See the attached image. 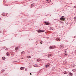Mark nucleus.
I'll list each match as a JSON object with an SVG mask.
<instances>
[{"instance_id": "6ab92c4d", "label": "nucleus", "mask_w": 76, "mask_h": 76, "mask_svg": "<svg viewBox=\"0 0 76 76\" xmlns=\"http://www.w3.org/2000/svg\"><path fill=\"white\" fill-rule=\"evenodd\" d=\"M64 56H65V57H66V56H67V54L64 53Z\"/></svg>"}, {"instance_id": "c756f323", "label": "nucleus", "mask_w": 76, "mask_h": 76, "mask_svg": "<svg viewBox=\"0 0 76 76\" xmlns=\"http://www.w3.org/2000/svg\"><path fill=\"white\" fill-rule=\"evenodd\" d=\"M1 18H0V20H1Z\"/></svg>"}, {"instance_id": "c85d7f7f", "label": "nucleus", "mask_w": 76, "mask_h": 76, "mask_svg": "<svg viewBox=\"0 0 76 76\" xmlns=\"http://www.w3.org/2000/svg\"><path fill=\"white\" fill-rule=\"evenodd\" d=\"M30 75H32V74L31 73H30Z\"/></svg>"}, {"instance_id": "20e7f679", "label": "nucleus", "mask_w": 76, "mask_h": 76, "mask_svg": "<svg viewBox=\"0 0 76 76\" xmlns=\"http://www.w3.org/2000/svg\"><path fill=\"white\" fill-rule=\"evenodd\" d=\"M60 48H64V45H62L60 46Z\"/></svg>"}, {"instance_id": "bb28decb", "label": "nucleus", "mask_w": 76, "mask_h": 76, "mask_svg": "<svg viewBox=\"0 0 76 76\" xmlns=\"http://www.w3.org/2000/svg\"><path fill=\"white\" fill-rule=\"evenodd\" d=\"M6 16H7V14H6Z\"/></svg>"}, {"instance_id": "9b49d317", "label": "nucleus", "mask_w": 76, "mask_h": 76, "mask_svg": "<svg viewBox=\"0 0 76 76\" xmlns=\"http://www.w3.org/2000/svg\"><path fill=\"white\" fill-rule=\"evenodd\" d=\"M37 61H41V59H39L37 60Z\"/></svg>"}, {"instance_id": "1a4fd4ad", "label": "nucleus", "mask_w": 76, "mask_h": 76, "mask_svg": "<svg viewBox=\"0 0 76 76\" xmlns=\"http://www.w3.org/2000/svg\"><path fill=\"white\" fill-rule=\"evenodd\" d=\"M44 23H45V24L47 25H48V23H47V22L45 21L44 22Z\"/></svg>"}, {"instance_id": "6e6552de", "label": "nucleus", "mask_w": 76, "mask_h": 76, "mask_svg": "<svg viewBox=\"0 0 76 76\" xmlns=\"http://www.w3.org/2000/svg\"><path fill=\"white\" fill-rule=\"evenodd\" d=\"M24 69H25V67H21L20 68V69L22 70H23Z\"/></svg>"}, {"instance_id": "aec40b11", "label": "nucleus", "mask_w": 76, "mask_h": 76, "mask_svg": "<svg viewBox=\"0 0 76 76\" xmlns=\"http://www.w3.org/2000/svg\"><path fill=\"white\" fill-rule=\"evenodd\" d=\"M48 3H50L51 2V0H48Z\"/></svg>"}, {"instance_id": "4be33fe9", "label": "nucleus", "mask_w": 76, "mask_h": 76, "mask_svg": "<svg viewBox=\"0 0 76 76\" xmlns=\"http://www.w3.org/2000/svg\"><path fill=\"white\" fill-rule=\"evenodd\" d=\"M64 74H67V72H64Z\"/></svg>"}, {"instance_id": "2eb2a0df", "label": "nucleus", "mask_w": 76, "mask_h": 76, "mask_svg": "<svg viewBox=\"0 0 76 76\" xmlns=\"http://www.w3.org/2000/svg\"><path fill=\"white\" fill-rule=\"evenodd\" d=\"M2 15L3 16H4V15H6V14L5 13H2Z\"/></svg>"}, {"instance_id": "7ed1b4c3", "label": "nucleus", "mask_w": 76, "mask_h": 76, "mask_svg": "<svg viewBox=\"0 0 76 76\" xmlns=\"http://www.w3.org/2000/svg\"><path fill=\"white\" fill-rule=\"evenodd\" d=\"M56 40L57 41H60V39L56 38Z\"/></svg>"}, {"instance_id": "412c9836", "label": "nucleus", "mask_w": 76, "mask_h": 76, "mask_svg": "<svg viewBox=\"0 0 76 76\" xmlns=\"http://www.w3.org/2000/svg\"><path fill=\"white\" fill-rule=\"evenodd\" d=\"M24 53L25 52H24V51L22 52L21 53V55H22V54H23V53Z\"/></svg>"}, {"instance_id": "2f4dec72", "label": "nucleus", "mask_w": 76, "mask_h": 76, "mask_svg": "<svg viewBox=\"0 0 76 76\" xmlns=\"http://www.w3.org/2000/svg\"><path fill=\"white\" fill-rule=\"evenodd\" d=\"M40 43L41 44H42V43L40 42Z\"/></svg>"}, {"instance_id": "4468645a", "label": "nucleus", "mask_w": 76, "mask_h": 76, "mask_svg": "<svg viewBox=\"0 0 76 76\" xmlns=\"http://www.w3.org/2000/svg\"><path fill=\"white\" fill-rule=\"evenodd\" d=\"M18 47H16L15 48V50H16V51H17V50H18Z\"/></svg>"}, {"instance_id": "dca6fc26", "label": "nucleus", "mask_w": 76, "mask_h": 76, "mask_svg": "<svg viewBox=\"0 0 76 76\" xmlns=\"http://www.w3.org/2000/svg\"><path fill=\"white\" fill-rule=\"evenodd\" d=\"M2 60H5V59H6V58L4 57H2Z\"/></svg>"}, {"instance_id": "423d86ee", "label": "nucleus", "mask_w": 76, "mask_h": 76, "mask_svg": "<svg viewBox=\"0 0 76 76\" xmlns=\"http://www.w3.org/2000/svg\"><path fill=\"white\" fill-rule=\"evenodd\" d=\"M34 4H33L31 5V7H33L34 6Z\"/></svg>"}, {"instance_id": "f03ea898", "label": "nucleus", "mask_w": 76, "mask_h": 76, "mask_svg": "<svg viewBox=\"0 0 76 76\" xmlns=\"http://www.w3.org/2000/svg\"><path fill=\"white\" fill-rule=\"evenodd\" d=\"M36 31L38 32L39 33H40V32H44L45 31L44 30H37Z\"/></svg>"}, {"instance_id": "cd10ccee", "label": "nucleus", "mask_w": 76, "mask_h": 76, "mask_svg": "<svg viewBox=\"0 0 76 76\" xmlns=\"http://www.w3.org/2000/svg\"><path fill=\"white\" fill-rule=\"evenodd\" d=\"M74 7H75V8H76V6H75Z\"/></svg>"}, {"instance_id": "5701e85b", "label": "nucleus", "mask_w": 76, "mask_h": 76, "mask_svg": "<svg viewBox=\"0 0 76 76\" xmlns=\"http://www.w3.org/2000/svg\"><path fill=\"white\" fill-rule=\"evenodd\" d=\"M47 66H48V65H46L45 67H47Z\"/></svg>"}, {"instance_id": "a211bd4d", "label": "nucleus", "mask_w": 76, "mask_h": 76, "mask_svg": "<svg viewBox=\"0 0 76 76\" xmlns=\"http://www.w3.org/2000/svg\"><path fill=\"white\" fill-rule=\"evenodd\" d=\"M4 72V70L3 69L2 71H1V73H3V72Z\"/></svg>"}, {"instance_id": "473e14b6", "label": "nucleus", "mask_w": 76, "mask_h": 76, "mask_svg": "<svg viewBox=\"0 0 76 76\" xmlns=\"http://www.w3.org/2000/svg\"><path fill=\"white\" fill-rule=\"evenodd\" d=\"M49 66H50L49 65H48Z\"/></svg>"}, {"instance_id": "a878e982", "label": "nucleus", "mask_w": 76, "mask_h": 76, "mask_svg": "<svg viewBox=\"0 0 76 76\" xmlns=\"http://www.w3.org/2000/svg\"><path fill=\"white\" fill-rule=\"evenodd\" d=\"M75 69H73V71L74 72L75 71Z\"/></svg>"}, {"instance_id": "0eeeda50", "label": "nucleus", "mask_w": 76, "mask_h": 76, "mask_svg": "<svg viewBox=\"0 0 76 76\" xmlns=\"http://www.w3.org/2000/svg\"><path fill=\"white\" fill-rule=\"evenodd\" d=\"M33 66H34V67H38V66L37 65H34Z\"/></svg>"}, {"instance_id": "39448f33", "label": "nucleus", "mask_w": 76, "mask_h": 76, "mask_svg": "<svg viewBox=\"0 0 76 76\" xmlns=\"http://www.w3.org/2000/svg\"><path fill=\"white\" fill-rule=\"evenodd\" d=\"M54 28L53 27H51L50 28V30H54Z\"/></svg>"}, {"instance_id": "9d476101", "label": "nucleus", "mask_w": 76, "mask_h": 76, "mask_svg": "<svg viewBox=\"0 0 76 76\" xmlns=\"http://www.w3.org/2000/svg\"><path fill=\"white\" fill-rule=\"evenodd\" d=\"M27 58H31V56H27Z\"/></svg>"}, {"instance_id": "7c9ffc66", "label": "nucleus", "mask_w": 76, "mask_h": 76, "mask_svg": "<svg viewBox=\"0 0 76 76\" xmlns=\"http://www.w3.org/2000/svg\"><path fill=\"white\" fill-rule=\"evenodd\" d=\"M7 50V49H6V50Z\"/></svg>"}, {"instance_id": "f257e3e1", "label": "nucleus", "mask_w": 76, "mask_h": 76, "mask_svg": "<svg viewBox=\"0 0 76 76\" xmlns=\"http://www.w3.org/2000/svg\"><path fill=\"white\" fill-rule=\"evenodd\" d=\"M60 20H63V21H64L65 20V18H64V17L62 16L60 18Z\"/></svg>"}, {"instance_id": "f3484780", "label": "nucleus", "mask_w": 76, "mask_h": 76, "mask_svg": "<svg viewBox=\"0 0 76 76\" xmlns=\"http://www.w3.org/2000/svg\"><path fill=\"white\" fill-rule=\"evenodd\" d=\"M50 56H52V54H50L48 55V57H50Z\"/></svg>"}, {"instance_id": "393cba45", "label": "nucleus", "mask_w": 76, "mask_h": 76, "mask_svg": "<svg viewBox=\"0 0 76 76\" xmlns=\"http://www.w3.org/2000/svg\"><path fill=\"white\" fill-rule=\"evenodd\" d=\"M15 62H13V63H15Z\"/></svg>"}, {"instance_id": "f8f14e48", "label": "nucleus", "mask_w": 76, "mask_h": 76, "mask_svg": "<svg viewBox=\"0 0 76 76\" xmlns=\"http://www.w3.org/2000/svg\"><path fill=\"white\" fill-rule=\"evenodd\" d=\"M50 49H53V48H54V47H53L51 46H50Z\"/></svg>"}, {"instance_id": "b1692460", "label": "nucleus", "mask_w": 76, "mask_h": 76, "mask_svg": "<svg viewBox=\"0 0 76 76\" xmlns=\"http://www.w3.org/2000/svg\"><path fill=\"white\" fill-rule=\"evenodd\" d=\"M50 23H48V25H50Z\"/></svg>"}, {"instance_id": "ddd939ff", "label": "nucleus", "mask_w": 76, "mask_h": 76, "mask_svg": "<svg viewBox=\"0 0 76 76\" xmlns=\"http://www.w3.org/2000/svg\"><path fill=\"white\" fill-rule=\"evenodd\" d=\"M9 53L7 52L6 53V54H7V56H10V55H9Z\"/></svg>"}]
</instances>
